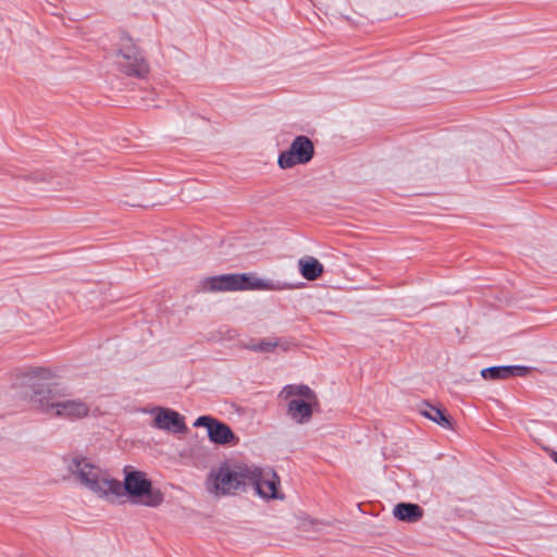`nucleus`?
I'll return each instance as SVG.
<instances>
[{
  "label": "nucleus",
  "mask_w": 557,
  "mask_h": 557,
  "mask_svg": "<svg viewBox=\"0 0 557 557\" xmlns=\"http://www.w3.org/2000/svg\"><path fill=\"white\" fill-rule=\"evenodd\" d=\"M69 473L74 475L85 487L102 498L116 497L121 494L122 484L91 460L78 453L63 457Z\"/></svg>",
  "instance_id": "obj_1"
},
{
  "label": "nucleus",
  "mask_w": 557,
  "mask_h": 557,
  "mask_svg": "<svg viewBox=\"0 0 557 557\" xmlns=\"http://www.w3.org/2000/svg\"><path fill=\"white\" fill-rule=\"evenodd\" d=\"M286 284L272 280L260 278L253 274H222L200 280L199 289L203 293H221L236 290H283Z\"/></svg>",
  "instance_id": "obj_2"
},
{
  "label": "nucleus",
  "mask_w": 557,
  "mask_h": 557,
  "mask_svg": "<svg viewBox=\"0 0 557 557\" xmlns=\"http://www.w3.org/2000/svg\"><path fill=\"white\" fill-rule=\"evenodd\" d=\"M60 385V376L55 371L47 368H33L21 373L15 381V386L25 389V394L36 404L40 410V401L52 400Z\"/></svg>",
  "instance_id": "obj_3"
},
{
  "label": "nucleus",
  "mask_w": 557,
  "mask_h": 557,
  "mask_svg": "<svg viewBox=\"0 0 557 557\" xmlns=\"http://www.w3.org/2000/svg\"><path fill=\"white\" fill-rule=\"evenodd\" d=\"M250 466L221 463L213 468L207 480V488L214 495H233L248 486Z\"/></svg>",
  "instance_id": "obj_4"
},
{
  "label": "nucleus",
  "mask_w": 557,
  "mask_h": 557,
  "mask_svg": "<svg viewBox=\"0 0 557 557\" xmlns=\"http://www.w3.org/2000/svg\"><path fill=\"white\" fill-rule=\"evenodd\" d=\"M278 397L286 401L287 416L297 424L309 422L318 405L315 393L304 384H289L282 388Z\"/></svg>",
  "instance_id": "obj_5"
},
{
  "label": "nucleus",
  "mask_w": 557,
  "mask_h": 557,
  "mask_svg": "<svg viewBox=\"0 0 557 557\" xmlns=\"http://www.w3.org/2000/svg\"><path fill=\"white\" fill-rule=\"evenodd\" d=\"M124 472V490L134 504L157 507L163 502V494L152 486L145 472L132 468H125Z\"/></svg>",
  "instance_id": "obj_6"
},
{
  "label": "nucleus",
  "mask_w": 557,
  "mask_h": 557,
  "mask_svg": "<svg viewBox=\"0 0 557 557\" xmlns=\"http://www.w3.org/2000/svg\"><path fill=\"white\" fill-rule=\"evenodd\" d=\"M40 411L47 416L76 422L90 417V404L82 398L59 399L58 394L52 400L41 399Z\"/></svg>",
  "instance_id": "obj_7"
},
{
  "label": "nucleus",
  "mask_w": 557,
  "mask_h": 557,
  "mask_svg": "<svg viewBox=\"0 0 557 557\" xmlns=\"http://www.w3.org/2000/svg\"><path fill=\"white\" fill-rule=\"evenodd\" d=\"M115 62L121 71L127 75L141 77L148 73V64L128 36L121 37L120 47L115 53Z\"/></svg>",
  "instance_id": "obj_8"
},
{
  "label": "nucleus",
  "mask_w": 557,
  "mask_h": 557,
  "mask_svg": "<svg viewBox=\"0 0 557 557\" xmlns=\"http://www.w3.org/2000/svg\"><path fill=\"white\" fill-rule=\"evenodd\" d=\"M280 484L281 480L273 469L250 466L248 485L253 486L260 497L283 500L285 495L280 490Z\"/></svg>",
  "instance_id": "obj_9"
},
{
  "label": "nucleus",
  "mask_w": 557,
  "mask_h": 557,
  "mask_svg": "<svg viewBox=\"0 0 557 557\" xmlns=\"http://www.w3.org/2000/svg\"><path fill=\"white\" fill-rule=\"evenodd\" d=\"M314 153L312 141L306 136H297L288 150L282 152L277 163L282 169H290L297 164L308 163Z\"/></svg>",
  "instance_id": "obj_10"
},
{
  "label": "nucleus",
  "mask_w": 557,
  "mask_h": 557,
  "mask_svg": "<svg viewBox=\"0 0 557 557\" xmlns=\"http://www.w3.org/2000/svg\"><path fill=\"white\" fill-rule=\"evenodd\" d=\"M143 412L153 416L151 425L156 429L172 433H183L187 429L184 417L173 409L156 406L143 409Z\"/></svg>",
  "instance_id": "obj_11"
},
{
  "label": "nucleus",
  "mask_w": 557,
  "mask_h": 557,
  "mask_svg": "<svg viewBox=\"0 0 557 557\" xmlns=\"http://www.w3.org/2000/svg\"><path fill=\"white\" fill-rule=\"evenodd\" d=\"M194 426L206 428L210 441L215 444H230L235 440V435L227 424L210 416H201L197 418L194 422Z\"/></svg>",
  "instance_id": "obj_12"
},
{
  "label": "nucleus",
  "mask_w": 557,
  "mask_h": 557,
  "mask_svg": "<svg viewBox=\"0 0 557 557\" xmlns=\"http://www.w3.org/2000/svg\"><path fill=\"white\" fill-rule=\"evenodd\" d=\"M532 370H540L536 367L527 366H496L481 370V375L485 380H504L511 376H525Z\"/></svg>",
  "instance_id": "obj_13"
},
{
  "label": "nucleus",
  "mask_w": 557,
  "mask_h": 557,
  "mask_svg": "<svg viewBox=\"0 0 557 557\" xmlns=\"http://www.w3.org/2000/svg\"><path fill=\"white\" fill-rule=\"evenodd\" d=\"M393 513L394 517L400 521L413 523L422 518L423 510L417 504L400 503L394 507Z\"/></svg>",
  "instance_id": "obj_14"
},
{
  "label": "nucleus",
  "mask_w": 557,
  "mask_h": 557,
  "mask_svg": "<svg viewBox=\"0 0 557 557\" xmlns=\"http://www.w3.org/2000/svg\"><path fill=\"white\" fill-rule=\"evenodd\" d=\"M301 275L308 281L319 278L323 273L322 263L314 257L302 258L298 261Z\"/></svg>",
  "instance_id": "obj_15"
},
{
  "label": "nucleus",
  "mask_w": 557,
  "mask_h": 557,
  "mask_svg": "<svg viewBox=\"0 0 557 557\" xmlns=\"http://www.w3.org/2000/svg\"><path fill=\"white\" fill-rule=\"evenodd\" d=\"M419 412L423 417L435 422L436 424H438L442 428H445V429L453 428L449 417L445 413L444 410L440 409L438 407L432 406L430 404H423L419 408Z\"/></svg>",
  "instance_id": "obj_16"
},
{
  "label": "nucleus",
  "mask_w": 557,
  "mask_h": 557,
  "mask_svg": "<svg viewBox=\"0 0 557 557\" xmlns=\"http://www.w3.org/2000/svg\"><path fill=\"white\" fill-rule=\"evenodd\" d=\"M540 361H542V362H555V360L552 359V358H541Z\"/></svg>",
  "instance_id": "obj_17"
},
{
  "label": "nucleus",
  "mask_w": 557,
  "mask_h": 557,
  "mask_svg": "<svg viewBox=\"0 0 557 557\" xmlns=\"http://www.w3.org/2000/svg\"><path fill=\"white\" fill-rule=\"evenodd\" d=\"M552 459L557 463V451L550 454Z\"/></svg>",
  "instance_id": "obj_18"
}]
</instances>
